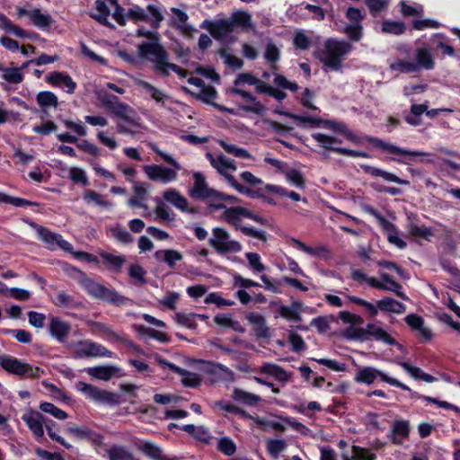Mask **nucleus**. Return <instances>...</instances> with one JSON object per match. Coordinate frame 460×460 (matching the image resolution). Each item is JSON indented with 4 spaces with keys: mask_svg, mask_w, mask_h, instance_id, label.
<instances>
[{
    "mask_svg": "<svg viewBox=\"0 0 460 460\" xmlns=\"http://www.w3.org/2000/svg\"><path fill=\"white\" fill-rule=\"evenodd\" d=\"M322 128H328L335 133L341 134L347 140L356 145H360L362 140H365L368 144L372 145L375 148L394 155L389 159L399 164L407 165L409 164V161H416L417 157L420 158L419 160L420 162L434 164V160L432 159H423V157L431 155V153L418 150H409L403 147H400L394 144L385 142V140L373 136L365 135L363 137H358L350 131L343 122L323 119V124Z\"/></svg>",
    "mask_w": 460,
    "mask_h": 460,
    "instance_id": "f257e3e1",
    "label": "nucleus"
},
{
    "mask_svg": "<svg viewBox=\"0 0 460 460\" xmlns=\"http://www.w3.org/2000/svg\"><path fill=\"white\" fill-rule=\"evenodd\" d=\"M64 270L68 276L76 279L87 294L93 298L116 306L131 305L133 303L130 298L119 294L114 288H109L88 278L84 271L72 265L66 264Z\"/></svg>",
    "mask_w": 460,
    "mask_h": 460,
    "instance_id": "f03ea898",
    "label": "nucleus"
},
{
    "mask_svg": "<svg viewBox=\"0 0 460 460\" xmlns=\"http://www.w3.org/2000/svg\"><path fill=\"white\" fill-rule=\"evenodd\" d=\"M379 377L383 382L389 384L392 386L400 388L403 391H406L410 394L411 398H419L422 399L429 403L435 404L440 408L451 410L454 411L456 413H460V407L450 403L447 401H440L437 398L429 396V395H422L419 394L415 391L411 390L407 385L400 382L399 380L389 376L387 374L383 372L380 369H377L373 367H365L361 369H359L357 372V375L354 378V380L357 383L359 384H366V385H371L375 382V380Z\"/></svg>",
    "mask_w": 460,
    "mask_h": 460,
    "instance_id": "7ed1b4c3",
    "label": "nucleus"
},
{
    "mask_svg": "<svg viewBox=\"0 0 460 460\" xmlns=\"http://www.w3.org/2000/svg\"><path fill=\"white\" fill-rule=\"evenodd\" d=\"M102 102L105 108L114 116L119 119L116 124V131L119 134H127L134 137L137 131L134 128H140V118L136 111L125 102H121L118 96L108 93Z\"/></svg>",
    "mask_w": 460,
    "mask_h": 460,
    "instance_id": "20e7f679",
    "label": "nucleus"
},
{
    "mask_svg": "<svg viewBox=\"0 0 460 460\" xmlns=\"http://www.w3.org/2000/svg\"><path fill=\"white\" fill-rule=\"evenodd\" d=\"M242 217H246L261 225L268 226L269 220L244 207H231L223 213L224 220L232 226L235 230L240 231L246 236L256 238L262 242H267L268 234L265 231L255 229L252 226L242 225Z\"/></svg>",
    "mask_w": 460,
    "mask_h": 460,
    "instance_id": "39448f33",
    "label": "nucleus"
},
{
    "mask_svg": "<svg viewBox=\"0 0 460 460\" xmlns=\"http://www.w3.org/2000/svg\"><path fill=\"white\" fill-rule=\"evenodd\" d=\"M137 50L138 56L142 58H148L149 56L155 58L150 60L154 62V70L156 74L168 76L171 70L181 78H185L188 75L189 72L187 70L176 64L168 62L169 54L161 44L141 43L138 45Z\"/></svg>",
    "mask_w": 460,
    "mask_h": 460,
    "instance_id": "423d86ee",
    "label": "nucleus"
},
{
    "mask_svg": "<svg viewBox=\"0 0 460 460\" xmlns=\"http://www.w3.org/2000/svg\"><path fill=\"white\" fill-rule=\"evenodd\" d=\"M153 151L172 167H166L162 164H148L143 166V171L147 178L152 181L167 184L178 180V172L181 170V164L169 154L162 151L157 146H154Z\"/></svg>",
    "mask_w": 460,
    "mask_h": 460,
    "instance_id": "0eeeda50",
    "label": "nucleus"
},
{
    "mask_svg": "<svg viewBox=\"0 0 460 460\" xmlns=\"http://www.w3.org/2000/svg\"><path fill=\"white\" fill-rule=\"evenodd\" d=\"M352 50V46L345 40L328 39L324 49L315 54L316 58L323 65L325 71H339L342 67L343 57Z\"/></svg>",
    "mask_w": 460,
    "mask_h": 460,
    "instance_id": "6e6552de",
    "label": "nucleus"
},
{
    "mask_svg": "<svg viewBox=\"0 0 460 460\" xmlns=\"http://www.w3.org/2000/svg\"><path fill=\"white\" fill-rule=\"evenodd\" d=\"M0 367L8 374L18 376L19 379H40L45 375V371L40 367L6 354L0 355Z\"/></svg>",
    "mask_w": 460,
    "mask_h": 460,
    "instance_id": "1a4fd4ad",
    "label": "nucleus"
},
{
    "mask_svg": "<svg viewBox=\"0 0 460 460\" xmlns=\"http://www.w3.org/2000/svg\"><path fill=\"white\" fill-rule=\"evenodd\" d=\"M208 243L219 255L238 253L243 250L241 243L232 239L230 234L222 227H214L212 229V235Z\"/></svg>",
    "mask_w": 460,
    "mask_h": 460,
    "instance_id": "9d476101",
    "label": "nucleus"
},
{
    "mask_svg": "<svg viewBox=\"0 0 460 460\" xmlns=\"http://www.w3.org/2000/svg\"><path fill=\"white\" fill-rule=\"evenodd\" d=\"M76 389L81 392L87 399L96 402L108 405H118L121 402L119 394L107 390H102L84 381H79L76 384Z\"/></svg>",
    "mask_w": 460,
    "mask_h": 460,
    "instance_id": "9b49d317",
    "label": "nucleus"
},
{
    "mask_svg": "<svg viewBox=\"0 0 460 460\" xmlns=\"http://www.w3.org/2000/svg\"><path fill=\"white\" fill-rule=\"evenodd\" d=\"M312 137L317 141L322 147L335 154L353 158H371L370 154L365 151L333 146L332 145L335 143H341V140L337 137H331L323 133H314L312 134Z\"/></svg>",
    "mask_w": 460,
    "mask_h": 460,
    "instance_id": "f8f14e48",
    "label": "nucleus"
},
{
    "mask_svg": "<svg viewBox=\"0 0 460 460\" xmlns=\"http://www.w3.org/2000/svg\"><path fill=\"white\" fill-rule=\"evenodd\" d=\"M366 211L374 217L383 232L386 234L390 243L394 244L397 248L403 250L407 246V243L398 236V229L394 224L386 219L377 209L373 207H367Z\"/></svg>",
    "mask_w": 460,
    "mask_h": 460,
    "instance_id": "ddd939ff",
    "label": "nucleus"
},
{
    "mask_svg": "<svg viewBox=\"0 0 460 460\" xmlns=\"http://www.w3.org/2000/svg\"><path fill=\"white\" fill-rule=\"evenodd\" d=\"M30 226L36 230L38 238L43 242L48 248L52 249L57 245L65 251H70L72 249L71 243L64 240L61 234L53 233L49 228L40 226L35 222H31Z\"/></svg>",
    "mask_w": 460,
    "mask_h": 460,
    "instance_id": "4468645a",
    "label": "nucleus"
},
{
    "mask_svg": "<svg viewBox=\"0 0 460 460\" xmlns=\"http://www.w3.org/2000/svg\"><path fill=\"white\" fill-rule=\"evenodd\" d=\"M79 348L75 351V358H92V357H106L112 358L114 353L109 350L103 345L92 341H81L78 342Z\"/></svg>",
    "mask_w": 460,
    "mask_h": 460,
    "instance_id": "2eb2a0df",
    "label": "nucleus"
},
{
    "mask_svg": "<svg viewBox=\"0 0 460 460\" xmlns=\"http://www.w3.org/2000/svg\"><path fill=\"white\" fill-rule=\"evenodd\" d=\"M193 186L189 190V195L194 199L207 200L215 199L217 190L209 188L205 176L199 172L193 173Z\"/></svg>",
    "mask_w": 460,
    "mask_h": 460,
    "instance_id": "dca6fc26",
    "label": "nucleus"
},
{
    "mask_svg": "<svg viewBox=\"0 0 460 460\" xmlns=\"http://www.w3.org/2000/svg\"><path fill=\"white\" fill-rule=\"evenodd\" d=\"M380 279L381 281L378 279H372L370 287L378 290L391 291L402 300H409L406 294L402 291V286L399 282L395 281L391 275L382 272L380 273Z\"/></svg>",
    "mask_w": 460,
    "mask_h": 460,
    "instance_id": "f3484780",
    "label": "nucleus"
},
{
    "mask_svg": "<svg viewBox=\"0 0 460 460\" xmlns=\"http://www.w3.org/2000/svg\"><path fill=\"white\" fill-rule=\"evenodd\" d=\"M200 28L207 29L211 36L217 40H221L225 36L233 32L230 22L226 18L214 22L204 20Z\"/></svg>",
    "mask_w": 460,
    "mask_h": 460,
    "instance_id": "a211bd4d",
    "label": "nucleus"
},
{
    "mask_svg": "<svg viewBox=\"0 0 460 460\" xmlns=\"http://www.w3.org/2000/svg\"><path fill=\"white\" fill-rule=\"evenodd\" d=\"M163 198L168 203L172 204L173 207L182 212L192 215L199 212L198 208L190 207L187 199L175 189H168L164 190L163 193Z\"/></svg>",
    "mask_w": 460,
    "mask_h": 460,
    "instance_id": "6ab92c4d",
    "label": "nucleus"
},
{
    "mask_svg": "<svg viewBox=\"0 0 460 460\" xmlns=\"http://www.w3.org/2000/svg\"><path fill=\"white\" fill-rule=\"evenodd\" d=\"M22 420L36 438H43L45 416L42 413L31 410L28 414L22 415Z\"/></svg>",
    "mask_w": 460,
    "mask_h": 460,
    "instance_id": "aec40b11",
    "label": "nucleus"
},
{
    "mask_svg": "<svg viewBox=\"0 0 460 460\" xmlns=\"http://www.w3.org/2000/svg\"><path fill=\"white\" fill-rule=\"evenodd\" d=\"M160 363L167 366L173 373L180 375L181 376V383L185 387L195 388L200 385L201 378L197 373L190 372L166 360H160Z\"/></svg>",
    "mask_w": 460,
    "mask_h": 460,
    "instance_id": "412c9836",
    "label": "nucleus"
},
{
    "mask_svg": "<svg viewBox=\"0 0 460 460\" xmlns=\"http://www.w3.org/2000/svg\"><path fill=\"white\" fill-rule=\"evenodd\" d=\"M57 138L63 143L75 144L77 148L93 156H98L100 155V148L98 146L90 143L86 139L79 141L75 136L67 132L58 134Z\"/></svg>",
    "mask_w": 460,
    "mask_h": 460,
    "instance_id": "4be33fe9",
    "label": "nucleus"
},
{
    "mask_svg": "<svg viewBox=\"0 0 460 460\" xmlns=\"http://www.w3.org/2000/svg\"><path fill=\"white\" fill-rule=\"evenodd\" d=\"M0 25L5 31L13 33L21 39H30L32 40H38L40 39V35L38 32L25 31L20 28L13 24L11 20L2 13H0Z\"/></svg>",
    "mask_w": 460,
    "mask_h": 460,
    "instance_id": "5701e85b",
    "label": "nucleus"
},
{
    "mask_svg": "<svg viewBox=\"0 0 460 460\" xmlns=\"http://www.w3.org/2000/svg\"><path fill=\"white\" fill-rule=\"evenodd\" d=\"M231 93L234 95H239L246 102L252 103V105H243L242 109L245 111L253 112L257 115H262L265 111V107L263 104L259 102L254 95H252L250 92L240 89L238 87H234L231 89Z\"/></svg>",
    "mask_w": 460,
    "mask_h": 460,
    "instance_id": "b1692460",
    "label": "nucleus"
},
{
    "mask_svg": "<svg viewBox=\"0 0 460 460\" xmlns=\"http://www.w3.org/2000/svg\"><path fill=\"white\" fill-rule=\"evenodd\" d=\"M406 229L409 234L413 237H421L429 240L434 235L430 227L420 226L418 225V216L415 213H409L407 215Z\"/></svg>",
    "mask_w": 460,
    "mask_h": 460,
    "instance_id": "393cba45",
    "label": "nucleus"
},
{
    "mask_svg": "<svg viewBox=\"0 0 460 460\" xmlns=\"http://www.w3.org/2000/svg\"><path fill=\"white\" fill-rule=\"evenodd\" d=\"M66 433L77 439H86L97 445H100L102 439V435L94 432L93 429H89L86 426H67L66 429Z\"/></svg>",
    "mask_w": 460,
    "mask_h": 460,
    "instance_id": "a878e982",
    "label": "nucleus"
},
{
    "mask_svg": "<svg viewBox=\"0 0 460 460\" xmlns=\"http://www.w3.org/2000/svg\"><path fill=\"white\" fill-rule=\"evenodd\" d=\"M45 80L48 84L56 87L63 84L67 88V93L70 94L74 93L76 89V84L66 73L58 71L51 72L46 76Z\"/></svg>",
    "mask_w": 460,
    "mask_h": 460,
    "instance_id": "bb28decb",
    "label": "nucleus"
},
{
    "mask_svg": "<svg viewBox=\"0 0 460 460\" xmlns=\"http://www.w3.org/2000/svg\"><path fill=\"white\" fill-rule=\"evenodd\" d=\"M71 331L69 323L61 320L59 317H52L49 323V332L58 342L66 341Z\"/></svg>",
    "mask_w": 460,
    "mask_h": 460,
    "instance_id": "cd10ccee",
    "label": "nucleus"
},
{
    "mask_svg": "<svg viewBox=\"0 0 460 460\" xmlns=\"http://www.w3.org/2000/svg\"><path fill=\"white\" fill-rule=\"evenodd\" d=\"M361 168L365 173L369 174L373 177H381L386 181L394 182L399 185H410V181L408 180L401 179L390 172L367 164L361 165Z\"/></svg>",
    "mask_w": 460,
    "mask_h": 460,
    "instance_id": "c85d7f7f",
    "label": "nucleus"
},
{
    "mask_svg": "<svg viewBox=\"0 0 460 460\" xmlns=\"http://www.w3.org/2000/svg\"><path fill=\"white\" fill-rule=\"evenodd\" d=\"M289 243L294 245L296 249L319 259H327L331 255L330 250L323 245L317 247H311L306 245L305 243L296 238H290Z\"/></svg>",
    "mask_w": 460,
    "mask_h": 460,
    "instance_id": "c756f323",
    "label": "nucleus"
},
{
    "mask_svg": "<svg viewBox=\"0 0 460 460\" xmlns=\"http://www.w3.org/2000/svg\"><path fill=\"white\" fill-rule=\"evenodd\" d=\"M154 258L158 262H164L168 267L173 268L177 262L182 261V254L173 249L158 250L154 253Z\"/></svg>",
    "mask_w": 460,
    "mask_h": 460,
    "instance_id": "7c9ffc66",
    "label": "nucleus"
},
{
    "mask_svg": "<svg viewBox=\"0 0 460 460\" xmlns=\"http://www.w3.org/2000/svg\"><path fill=\"white\" fill-rule=\"evenodd\" d=\"M377 307L383 313H394L396 314L405 313L407 308L404 304L390 296L377 300Z\"/></svg>",
    "mask_w": 460,
    "mask_h": 460,
    "instance_id": "2f4dec72",
    "label": "nucleus"
},
{
    "mask_svg": "<svg viewBox=\"0 0 460 460\" xmlns=\"http://www.w3.org/2000/svg\"><path fill=\"white\" fill-rule=\"evenodd\" d=\"M99 255L102 259V263L115 273H119L123 264L126 262L124 255H114L105 251L100 252Z\"/></svg>",
    "mask_w": 460,
    "mask_h": 460,
    "instance_id": "473e14b6",
    "label": "nucleus"
},
{
    "mask_svg": "<svg viewBox=\"0 0 460 460\" xmlns=\"http://www.w3.org/2000/svg\"><path fill=\"white\" fill-rule=\"evenodd\" d=\"M252 329L259 338H268L270 336L269 328L266 326L265 318L257 313H249L246 316Z\"/></svg>",
    "mask_w": 460,
    "mask_h": 460,
    "instance_id": "72a5a7b5",
    "label": "nucleus"
},
{
    "mask_svg": "<svg viewBox=\"0 0 460 460\" xmlns=\"http://www.w3.org/2000/svg\"><path fill=\"white\" fill-rule=\"evenodd\" d=\"M91 328L94 333L99 334L105 339L128 343V341L126 339H124L122 336L114 332L111 326L106 323H102L100 322H93L91 323Z\"/></svg>",
    "mask_w": 460,
    "mask_h": 460,
    "instance_id": "f704fd0d",
    "label": "nucleus"
},
{
    "mask_svg": "<svg viewBox=\"0 0 460 460\" xmlns=\"http://www.w3.org/2000/svg\"><path fill=\"white\" fill-rule=\"evenodd\" d=\"M369 337L375 338V340L378 341H383L384 343L390 346H396L399 343L397 341L392 337L382 327H378L374 323H367V340Z\"/></svg>",
    "mask_w": 460,
    "mask_h": 460,
    "instance_id": "c9c22d12",
    "label": "nucleus"
},
{
    "mask_svg": "<svg viewBox=\"0 0 460 460\" xmlns=\"http://www.w3.org/2000/svg\"><path fill=\"white\" fill-rule=\"evenodd\" d=\"M230 22L233 31L235 28L239 27L243 31L251 29L252 27V16L248 12L237 11L233 13L230 18H227Z\"/></svg>",
    "mask_w": 460,
    "mask_h": 460,
    "instance_id": "e433bc0d",
    "label": "nucleus"
},
{
    "mask_svg": "<svg viewBox=\"0 0 460 460\" xmlns=\"http://www.w3.org/2000/svg\"><path fill=\"white\" fill-rule=\"evenodd\" d=\"M303 305L304 304L301 301L296 300L292 302L290 306L281 305L279 312L283 318L298 323L302 320L300 312L302 311Z\"/></svg>",
    "mask_w": 460,
    "mask_h": 460,
    "instance_id": "4c0bfd02",
    "label": "nucleus"
},
{
    "mask_svg": "<svg viewBox=\"0 0 460 460\" xmlns=\"http://www.w3.org/2000/svg\"><path fill=\"white\" fill-rule=\"evenodd\" d=\"M181 91L184 92L187 94L195 96L196 99H198V100H199L202 102L207 103V104H211L212 102L217 96V93L216 88L214 86H211V85H208V86L204 85L201 88L200 93H193L191 90H190L186 86H181Z\"/></svg>",
    "mask_w": 460,
    "mask_h": 460,
    "instance_id": "58836bf2",
    "label": "nucleus"
},
{
    "mask_svg": "<svg viewBox=\"0 0 460 460\" xmlns=\"http://www.w3.org/2000/svg\"><path fill=\"white\" fill-rule=\"evenodd\" d=\"M232 398L234 401L247 406H255L261 401V396L244 391L241 388L234 389Z\"/></svg>",
    "mask_w": 460,
    "mask_h": 460,
    "instance_id": "ea45409f",
    "label": "nucleus"
},
{
    "mask_svg": "<svg viewBox=\"0 0 460 460\" xmlns=\"http://www.w3.org/2000/svg\"><path fill=\"white\" fill-rule=\"evenodd\" d=\"M172 13L178 20V23H174L173 26L178 29L184 35H190L192 32L196 31V29L191 25L187 24V21L189 19L188 14L176 7L172 8Z\"/></svg>",
    "mask_w": 460,
    "mask_h": 460,
    "instance_id": "a19ab883",
    "label": "nucleus"
},
{
    "mask_svg": "<svg viewBox=\"0 0 460 460\" xmlns=\"http://www.w3.org/2000/svg\"><path fill=\"white\" fill-rule=\"evenodd\" d=\"M213 407L215 409H218V410L232 413V414L238 415L241 418L245 419V420L253 419V417L249 412H247L245 410L229 402L224 401V400L215 402L213 404Z\"/></svg>",
    "mask_w": 460,
    "mask_h": 460,
    "instance_id": "79ce46f5",
    "label": "nucleus"
},
{
    "mask_svg": "<svg viewBox=\"0 0 460 460\" xmlns=\"http://www.w3.org/2000/svg\"><path fill=\"white\" fill-rule=\"evenodd\" d=\"M117 371L118 368L113 366H98L89 367L87 373L96 379L109 381L116 375Z\"/></svg>",
    "mask_w": 460,
    "mask_h": 460,
    "instance_id": "37998d69",
    "label": "nucleus"
},
{
    "mask_svg": "<svg viewBox=\"0 0 460 460\" xmlns=\"http://www.w3.org/2000/svg\"><path fill=\"white\" fill-rule=\"evenodd\" d=\"M406 24L401 21L384 20L381 24V31L385 34L400 36L405 33Z\"/></svg>",
    "mask_w": 460,
    "mask_h": 460,
    "instance_id": "c03bdc74",
    "label": "nucleus"
},
{
    "mask_svg": "<svg viewBox=\"0 0 460 460\" xmlns=\"http://www.w3.org/2000/svg\"><path fill=\"white\" fill-rule=\"evenodd\" d=\"M401 366L415 380H421L427 383H433L437 380L435 376L424 372L419 367L412 366L407 362H402Z\"/></svg>",
    "mask_w": 460,
    "mask_h": 460,
    "instance_id": "a18cd8bd",
    "label": "nucleus"
},
{
    "mask_svg": "<svg viewBox=\"0 0 460 460\" xmlns=\"http://www.w3.org/2000/svg\"><path fill=\"white\" fill-rule=\"evenodd\" d=\"M137 448L152 460H171L163 456L162 449L150 441H145L143 444L139 445Z\"/></svg>",
    "mask_w": 460,
    "mask_h": 460,
    "instance_id": "49530a36",
    "label": "nucleus"
},
{
    "mask_svg": "<svg viewBox=\"0 0 460 460\" xmlns=\"http://www.w3.org/2000/svg\"><path fill=\"white\" fill-rule=\"evenodd\" d=\"M399 12L402 17H413L421 18L424 13L423 6L421 4H415V5H410L407 1L401 0L398 4Z\"/></svg>",
    "mask_w": 460,
    "mask_h": 460,
    "instance_id": "de8ad7c7",
    "label": "nucleus"
},
{
    "mask_svg": "<svg viewBox=\"0 0 460 460\" xmlns=\"http://www.w3.org/2000/svg\"><path fill=\"white\" fill-rule=\"evenodd\" d=\"M31 21L34 26L41 30H49L54 22V20L49 14L42 13L39 8L32 9Z\"/></svg>",
    "mask_w": 460,
    "mask_h": 460,
    "instance_id": "09e8293b",
    "label": "nucleus"
},
{
    "mask_svg": "<svg viewBox=\"0 0 460 460\" xmlns=\"http://www.w3.org/2000/svg\"><path fill=\"white\" fill-rule=\"evenodd\" d=\"M415 64L419 66V69L421 67L426 70H431L435 66V62L431 56V53L426 48L418 49L416 50V63Z\"/></svg>",
    "mask_w": 460,
    "mask_h": 460,
    "instance_id": "8fccbe9b",
    "label": "nucleus"
},
{
    "mask_svg": "<svg viewBox=\"0 0 460 460\" xmlns=\"http://www.w3.org/2000/svg\"><path fill=\"white\" fill-rule=\"evenodd\" d=\"M136 330L139 335L148 336L149 338H152L161 343L166 344L171 341V339L167 333L146 327L145 325H137Z\"/></svg>",
    "mask_w": 460,
    "mask_h": 460,
    "instance_id": "3c124183",
    "label": "nucleus"
},
{
    "mask_svg": "<svg viewBox=\"0 0 460 460\" xmlns=\"http://www.w3.org/2000/svg\"><path fill=\"white\" fill-rule=\"evenodd\" d=\"M261 372L274 376L279 382L286 383L289 379L288 373L276 364H265L261 367Z\"/></svg>",
    "mask_w": 460,
    "mask_h": 460,
    "instance_id": "603ef678",
    "label": "nucleus"
},
{
    "mask_svg": "<svg viewBox=\"0 0 460 460\" xmlns=\"http://www.w3.org/2000/svg\"><path fill=\"white\" fill-rule=\"evenodd\" d=\"M292 119L297 121V126L302 128H322L323 124V119L310 115L296 114L295 116H292Z\"/></svg>",
    "mask_w": 460,
    "mask_h": 460,
    "instance_id": "864d4df0",
    "label": "nucleus"
},
{
    "mask_svg": "<svg viewBox=\"0 0 460 460\" xmlns=\"http://www.w3.org/2000/svg\"><path fill=\"white\" fill-rule=\"evenodd\" d=\"M44 426L46 428L48 436L54 441L58 442L66 449H70L72 445L66 442L61 436L56 432V428L58 426V423L49 418L45 417Z\"/></svg>",
    "mask_w": 460,
    "mask_h": 460,
    "instance_id": "5fc2aeb1",
    "label": "nucleus"
},
{
    "mask_svg": "<svg viewBox=\"0 0 460 460\" xmlns=\"http://www.w3.org/2000/svg\"><path fill=\"white\" fill-rule=\"evenodd\" d=\"M109 460H136L133 454L122 446L113 445L107 450Z\"/></svg>",
    "mask_w": 460,
    "mask_h": 460,
    "instance_id": "6e6d98bb",
    "label": "nucleus"
},
{
    "mask_svg": "<svg viewBox=\"0 0 460 460\" xmlns=\"http://www.w3.org/2000/svg\"><path fill=\"white\" fill-rule=\"evenodd\" d=\"M36 101L42 109L49 107L57 108L58 106V99L57 95L50 91H41L38 93Z\"/></svg>",
    "mask_w": 460,
    "mask_h": 460,
    "instance_id": "4d7b16f0",
    "label": "nucleus"
},
{
    "mask_svg": "<svg viewBox=\"0 0 460 460\" xmlns=\"http://www.w3.org/2000/svg\"><path fill=\"white\" fill-rule=\"evenodd\" d=\"M207 156H208V157H209L211 165H212L214 168H217V172H218L221 175H223V176L226 178V180L227 183H228L231 187H233L235 190H237L239 193H241V194H242L243 190V188H244V185H242L241 183H239V182L236 181V179L234 178V176H233V175H232V174H230V173H227L226 171H224L222 168H220V167L217 165V164L216 160L214 159L213 155H212L210 153H208V154H207Z\"/></svg>",
    "mask_w": 460,
    "mask_h": 460,
    "instance_id": "13d9d810",
    "label": "nucleus"
},
{
    "mask_svg": "<svg viewBox=\"0 0 460 460\" xmlns=\"http://www.w3.org/2000/svg\"><path fill=\"white\" fill-rule=\"evenodd\" d=\"M83 199L87 204L94 203L102 208H110L111 206V203L106 200L102 194L93 190H85L83 194Z\"/></svg>",
    "mask_w": 460,
    "mask_h": 460,
    "instance_id": "bf43d9fd",
    "label": "nucleus"
},
{
    "mask_svg": "<svg viewBox=\"0 0 460 460\" xmlns=\"http://www.w3.org/2000/svg\"><path fill=\"white\" fill-rule=\"evenodd\" d=\"M342 337L348 341H365L367 340V326L366 328L349 326L342 332Z\"/></svg>",
    "mask_w": 460,
    "mask_h": 460,
    "instance_id": "052dcab7",
    "label": "nucleus"
},
{
    "mask_svg": "<svg viewBox=\"0 0 460 460\" xmlns=\"http://www.w3.org/2000/svg\"><path fill=\"white\" fill-rule=\"evenodd\" d=\"M0 71L4 74L2 77L10 84H20L23 81V75L21 73V68L18 67H4L0 64Z\"/></svg>",
    "mask_w": 460,
    "mask_h": 460,
    "instance_id": "680f3d73",
    "label": "nucleus"
},
{
    "mask_svg": "<svg viewBox=\"0 0 460 460\" xmlns=\"http://www.w3.org/2000/svg\"><path fill=\"white\" fill-rule=\"evenodd\" d=\"M0 203L11 204L14 207L23 208L31 206H38V203L28 200L23 198L12 197L8 194L0 191Z\"/></svg>",
    "mask_w": 460,
    "mask_h": 460,
    "instance_id": "e2e57ef3",
    "label": "nucleus"
},
{
    "mask_svg": "<svg viewBox=\"0 0 460 460\" xmlns=\"http://www.w3.org/2000/svg\"><path fill=\"white\" fill-rule=\"evenodd\" d=\"M265 190L277 194L280 197H288L294 201H300L302 199L299 193L293 190L289 191L286 188L279 185L266 184Z\"/></svg>",
    "mask_w": 460,
    "mask_h": 460,
    "instance_id": "0e129e2a",
    "label": "nucleus"
},
{
    "mask_svg": "<svg viewBox=\"0 0 460 460\" xmlns=\"http://www.w3.org/2000/svg\"><path fill=\"white\" fill-rule=\"evenodd\" d=\"M334 321L335 316L332 314L328 316H318L312 319L310 325L315 327L319 333L324 334L331 329L330 322Z\"/></svg>",
    "mask_w": 460,
    "mask_h": 460,
    "instance_id": "69168bd1",
    "label": "nucleus"
},
{
    "mask_svg": "<svg viewBox=\"0 0 460 460\" xmlns=\"http://www.w3.org/2000/svg\"><path fill=\"white\" fill-rule=\"evenodd\" d=\"M138 85L146 93H148L151 98L154 99L156 102H164V100L168 97L163 91L157 89L155 86L146 81H139Z\"/></svg>",
    "mask_w": 460,
    "mask_h": 460,
    "instance_id": "338daca9",
    "label": "nucleus"
},
{
    "mask_svg": "<svg viewBox=\"0 0 460 460\" xmlns=\"http://www.w3.org/2000/svg\"><path fill=\"white\" fill-rule=\"evenodd\" d=\"M156 217L162 221H174L175 214L173 211L161 200L156 201V207L155 209Z\"/></svg>",
    "mask_w": 460,
    "mask_h": 460,
    "instance_id": "774afa93",
    "label": "nucleus"
}]
</instances>
